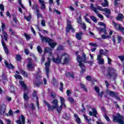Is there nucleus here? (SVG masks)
I'll return each instance as SVG.
<instances>
[{
    "label": "nucleus",
    "instance_id": "56",
    "mask_svg": "<svg viewBox=\"0 0 124 124\" xmlns=\"http://www.w3.org/2000/svg\"><path fill=\"white\" fill-rule=\"evenodd\" d=\"M86 79L87 81H92V77L88 76L86 77Z\"/></svg>",
    "mask_w": 124,
    "mask_h": 124
},
{
    "label": "nucleus",
    "instance_id": "29",
    "mask_svg": "<svg viewBox=\"0 0 124 124\" xmlns=\"http://www.w3.org/2000/svg\"><path fill=\"white\" fill-rule=\"evenodd\" d=\"M19 83L24 90H27V85H26L25 82L23 81H20Z\"/></svg>",
    "mask_w": 124,
    "mask_h": 124
},
{
    "label": "nucleus",
    "instance_id": "19",
    "mask_svg": "<svg viewBox=\"0 0 124 124\" xmlns=\"http://www.w3.org/2000/svg\"><path fill=\"white\" fill-rule=\"evenodd\" d=\"M105 51L106 52H104V50L103 49H100V54H99V55H101L102 57V55H104V56L108 57V54L107 53L108 52V50L105 49Z\"/></svg>",
    "mask_w": 124,
    "mask_h": 124
},
{
    "label": "nucleus",
    "instance_id": "6",
    "mask_svg": "<svg viewBox=\"0 0 124 124\" xmlns=\"http://www.w3.org/2000/svg\"><path fill=\"white\" fill-rule=\"evenodd\" d=\"M50 64H51V60H50V58H48L47 62H46L45 63L46 67V73L47 78H49V73L50 72L49 67H50Z\"/></svg>",
    "mask_w": 124,
    "mask_h": 124
},
{
    "label": "nucleus",
    "instance_id": "39",
    "mask_svg": "<svg viewBox=\"0 0 124 124\" xmlns=\"http://www.w3.org/2000/svg\"><path fill=\"white\" fill-rule=\"evenodd\" d=\"M80 86L81 88H82V89H83V90H84V91H85V92H88V90L86 88V86H85V85H84L82 83H80Z\"/></svg>",
    "mask_w": 124,
    "mask_h": 124
},
{
    "label": "nucleus",
    "instance_id": "5",
    "mask_svg": "<svg viewBox=\"0 0 124 124\" xmlns=\"http://www.w3.org/2000/svg\"><path fill=\"white\" fill-rule=\"evenodd\" d=\"M78 53H79L78 51L75 52L76 55H77V61L78 62L80 67H85V64L83 63V58H82L81 56L78 55Z\"/></svg>",
    "mask_w": 124,
    "mask_h": 124
},
{
    "label": "nucleus",
    "instance_id": "58",
    "mask_svg": "<svg viewBox=\"0 0 124 124\" xmlns=\"http://www.w3.org/2000/svg\"><path fill=\"white\" fill-rule=\"evenodd\" d=\"M98 25H99V26H103V27H104V28H105V27H106V24H105L104 23L100 22L98 23Z\"/></svg>",
    "mask_w": 124,
    "mask_h": 124
},
{
    "label": "nucleus",
    "instance_id": "61",
    "mask_svg": "<svg viewBox=\"0 0 124 124\" xmlns=\"http://www.w3.org/2000/svg\"><path fill=\"white\" fill-rule=\"evenodd\" d=\"M68 101L71 102V103H73L74 102V99L73 98L70 97L68 98Z\"/></svg>",
    "mask_w": 124,
    "mask_h": 124
},
{
    "label": "nucleus",
    "instance_id": "33",
    "mask_svg": "<svg viewBox=\"0 0 124 124\" xmlns=\"http://www.w3.org/2000/svg\"><path fill=\"white\" fill-rule=\"evenodd\" d=\"M34 77L36 78V79H40L41 78V74H40V71H39V73L37 74H35L34 75Z\"/></svg>",
    "mask_w": 124,
    "mask_h": 124
},
{
    "label": "nucleus",
    "instance_id": "54",
    "mask_svg": "<svg viewBox=\"0 0 124 124\" xmlns=\"http://www.w3.org/2000/svg\"><path fill=\"white\" fill-rule=\"evenodd\" d=\"M13 20H14V22L16 23L17 24V18L16 17V16L15 15H13Z\"/></svg>",
    "mask_w": 124,
    "mask_h": 124
},
{
    "label": "nucleus",
    "instance_id": "44",
    "mask_svg": "<svg viewBox=\"0 0 124 124\" xmlns=\"http://www.w3.org/2000/svg\"><path fill=\"white\" fill-rule=\"evenodd\" d=\"M14 77H15L16 79H19V80H22V77L20 76V75H15Z\"/></svg>",
    "mask_w": 124,
    "mask_h": 124
},
{
    "label": "nucleus",
    "instance_id": "62",
    "mask_svg": "<svg viewBox=\"0 0 124 124\" xmlns=\"http://www.w3.org/2000/svg\"><path fill=\"white\" fill-rule=\"evenodd\" d=\"M63 87V83L62 82L60 83V90L61 92H62V87Z\"/></svg>",
    "mask_w": 124,
    "mask_h": 124
},
{
    "label": "nucleus",
    "instance_id": "28",
    "mask_svg": "<svg viewBox=\"0 0 124 124\" xmlns=\"http://www.w3.org/2000/svg\"><path fill=\"white\" fill-rule=\"evenodd\" d=\"M93 111H89V114L90 116H93L95 114H97V111H96V109L92 108Z\"/></svg>",
    "mask_w": 124,
    "mask_h": 124
},
{
    "label": "nucleus",
    "instance_id": "43",
    "mask_svg": "<svg viewBox=\"0 0 124 124\" xmlns=\"http://www.w3.org/2000/svg\"><path fill=\"white\" fill-rule=\"evenodd\" d=\"M34 85H35L36 86V87H39L40 86V85H42V81H40L39 82H33Z\"/></svg>",
    "mask_w": 124,
    "mask_h": 124
},
{
    "label": "nucleus",
    "instance_id": "11",
    "mask_svg": "<svg viewBox=\"0 0 124 124\" xmlns=\"http://www.w3.org/2000/svg\"><path fill=\"white\" fill-rule=\"evenodd\" d=\"M112 25L114 26V28L116 29V30H119V31H124V27H122L121 25L118 23H116L114 21H112Z\"/></svg>",
    "mask_w": 124,
    "mask_h": 124
},
{
    "label": "nucleus",
    "instance_id": "42",
    "mask_svg": "<svg viewBox=\"0 0 124 124\" xmlns=\"http://www.w3.org/2000/svg\"><path fill=\"white\" fill-rule=\"evenodd\" d=\"M116 94H117V92L110 91L109 93V95L113 97L115 96V95H116Z\"/></svg>",
    "mask_w": 124,
    "mask_h": 124
},
{
    "label": "nucleus",
    "instance_id": "16",
    "mask_svg": "<svg viewBox=\"0 0 124 124\" xmlns=\"http://www.w3.org/2000/svg\"><path fill=\"white\" fill-rule=\"evenodd\" d=\"M16 123L17 124H25V116L21 115V118H19V120H17Z\"/></svg>",
    "mask_w": 124,
    "mask_h": 124
},
{
    "label": "nucleus",
    "instance_id": "14",
    "mask_svg": "<svg viewBox=\"0 0 124 124\" xmlns=\"http://www.w3.org/2000/svg\"><path fill=\"white\" fill-rule=\"evenodd\" d=\"M44 52L45 54L48 53V56L51 57L52 56V48L50 47H45Z\"/></svg>",
    "mask_w": 124,
    "mask_h": 124
},
{
    "label": "nucleus",
    "instance_id": "15",
    "mask_svg": "<svg viewBox=\"0 0 124 124\" xmlns=\"http://www.w3.org/2000/svg\"><path fill=\"white\" fill-rule=\"evenodd\" d=\"M39 35L41 38V40H42V42H46V43H48L50 41L51 39L48 38L47 37H43L41 34H39Z\"/></svg>",
    "mask_w": 124,
    "mask_h": 124
},
{
    "label": "nucleus",
    "instance_id": "59",
    "mask_svg": "<svg viewBox=\"0 0 124 124\" xmlns=\"http://www.w3.org/2000/svg\"><path fill=\"white\" fill-rule=\"evenodd\" d=\"M41 25L43 26V27H45L46 24H45V20L42 19L41 21Z\"/></svg>",
    "mask_w": 124,
    "mask_h": 124
},
{
    "label": "nucleus",
    "instance_id": "53",
    "mask_svg": "<svg viewBox=\"0 0 124 124\" xmlns=\"http://www.w3.org/2000/svg\"><path fill=\"white\" fill-rule=\"evenodd\" d=\"M50 96L52 97V98H56V93H51Z\"/></svg>",
    "mask_w": 124,
    "mask_h": 124
},
{
    "label": "nucleus",
    "instance_id": "10",
    "mask_svg": "<svg viewBox=\"0 0 124 124\" xmlns=\"http://www.w3.org/2000/svg\"><path fill=\"white\" fill-rule=\"evenodd\" d=\"M97 10H99L100 11H104L107 14H111V11L108 8H102V7L97 5Z\"/></svg>",
    "mask_w": 124,
    "mask_h": 124
},
{
    "label": "nucleus",
    "instance_id": "23",
    "mask_svg": "<svg viewBox=\"0 0 124 124\" xmlns=\"http://www.w3.org/2000/svg\"><path fill=\"white\" fill-rule=\"evenodd\" d=\"M74 116L75 118L76 122L77 124H81V119H80V118H79V116L76 113H75L74 114Z\"/></svg>",
    "mask_w": 124,
    "mask_h": 124
},
{
    "label": "nucleus",
    "instance_id": "41",
    "mask_svg": "<svg viewBox=\"0 0 124 124\" xmlns=\"http://www.w3.org/2000/svg\"><path fill=\"white\" fill-rule=\"evenodd\" d=\"M16 60L17 61H21L22 59V57L20 55H16Z\"/></svg>",
    "mask_w": 124,
    "mask_h": 124
},
{
    "label": "nucleus",
    "instance_id": "20",
    "mask_svg": "<svg viewBox=\"0 0 124 124\" xmlns=\"http://www.w3.org/2000/svg\"><path fill=\"white\" fill-rule=\"evenodd\" d=\"M4 63H5V65H6V67L7 68H8L9 69H11V68H12V69H14L15 67L12 64H11V63L9 64L6 61L4 62Z\"/></svg>",
    "mask_w": 124,
    "mask_h": 124
},
{
    "label": "nucleus",
    "instance_id": "8",
    "mask_svg": "<svg viewBox=\"0 0 124 124\" xmlns=\"http://www.w3.org/2000/svg\"><path fill=\"white\" fill-rule=\"evenodd\" d=\"M27 61H28V62L27 64V67L28 69H32L33 67L35 66L34 64L32 63V59L31 58L27 59Z\"/></svg>",
    "mask_w": 124,
    "mask_h": 124
},
{
    "label": "nucleus",
    "instance_id": "64",
    "mask_svg": "<svg viewBox=\"0 0 124 124\" xmlns=\"http://www.w3.org/2000/svg\"><path fill=\"white\" fill-rule=\"evenodd\" d=\"M66 94L68 95V96H69V95L71 94V91L69 90H67L66 91Z\"/></svg>",
    "mask_w": 124,
    "mask_h": 124
},
{
    "label": "nucleus",
    "instance_id": "32",
    "mask_svg": "<svg viewBox=\"0 0 124 124\" xmlns=\"http://www.w3.org/2000/svg\"><path fill=\"white\" fill-rule=\"evenodd\" d=\"M96 29L100 31V33H101V32H103L105 34H107V32H106V29L105 28L103 29L96 28Z\"/></svg>",
    "mask_w": 124,
    "mask_h": 124
},
{
    "label": "nucleus",
    "instance_id": "3",
    "mask_svg": "<svg viewBox=\"0 0 124 124\" xmlns=\"http://www.w3.org/2000/svg\"><path fill=\"white\" fill-rule=\"evenodd\" d=\"M113 122H116V123H118L120 124H124V117L120 115V114H118L117 116H113Z\"/></svg>",
    "mask_w": 124,
    "mask_h": 124
},
{
    "label": "nucleus",
    "instance_id": "24",
    "mask_svg": "<svg viewBox=\"0 0 124 124\" xmlns=\"http://www.w3.org/2000/svg\"><path fill=\"white\" fill-rule=\"evenodd\" d=\"M48 45L51 47V48H54L55 46L57 45V43H55L53 42V40L50 39V41L48 42Z\"/></svg>",
    "mask_w": 124,
    "mask_h": 124
},
{
    "label": "nucleus",
    "instance_id": "17",
    "mask_svg": "<svg viewBox=\"0 0 124 124\" xmlns=\"http://www.w3.org/2000/svg\"><path fill=\"white\" fill-rule=\"evenodd\" d=\"M101 55H97V60L99 64H103L104 63V59H102Z\"/></svg>",
    "mask_w": 124,
    "mask_h": 124
},
{
    "label": "nucleus",
    "instance_id": "55",
    "mask_svg": "<svg viewBox=\"0 0 124 124\" xmlns=\"http://www.w3.org/2000/svg\"><path fill=\"white\" fill-rule=\"evenodd\" d=\"M94 90L95 91L96 93H99V88H98V87L97 86H95L94 87Z\"/></svg>",
    "mask_w": 124,
    "mask_h": 124
},
{
    "label": "nucleus",
    "instance_id": "63",
    "mask_svg": "<svg viewBox=\"0 0 124 124\" xmlns=\"http://www.w3.org/2000/svg\"><path fill=\"white\" fill-rule=\"evenodd\" d=\"M63 118L65 119V120H69V116H68V115H67L66 114H65Z\"/></svg>",
    "mask_w": 124,
    "mask_h": 124
},
{
    "label": "nucleus",
    "instance_id": "22",
    "mask_svg": "<svg viewBox=\"0 0 124 124\" xmlns=\"http://www.w3.org/2000/svg\"><path fill=\"white\" fill-rule=\"evenodd\" d=\"M38 1L41 4V9H46L45 1L43 0H38Z\"/></svg>",
    "mask_w": 124,
    "mask_h": 124
},
{
    "label": "nucleus",
    "instance_id": "4",
    "mask_svg": "<svg viewBox=\"0 0 124 124\" xmlns=\"http://www.w3.org/2000/svg\"><path fill=\"white\" fill-rule=\"evenodd\" d=\"M90 8L93 11V12L95 13V14H97V16H98L99 18H100L101 19H103V16H102V15L100 14H99L98 11H97V5H96L95 7L93 5V3H91L90 4Z\"/></svg>",
    "mask_w": 124,
    "mask_h": 124
},
{
    "label": "nucleus",
    "instance_id": "38",
    "mask_svg": "<svg viewBox=\"0 0 124 124\" xmlns=\"http://www.w3.org/2000/svg\"><path fill=\"white\" fill-rule=\"evenodd\" d=\"M90 18L91 20L93 21L94 23H96V22H97V19H96V17H95L94 16H90Z\"/></svg>",
    "mask_w": 124,
    "mask_h": 124
},
{
    "label": "nucleus",
    "instance_id": "49",
    "mask_svg": "<svg viewBox=\"0 0 124 124\" xmlns=\"http://www.w3.org/2000/svg\"><path fill=\"white\" fill-rule=\"evenodd\" d=\"M82 27V30H86L87 29V27H86V24L84 23H82L80 24Z\"/></svg>",
    "mask_w": 124,
    "mask_h": 124
},
{
    "label": "nucleus",
    "instance_id": "52",
    "mask_svg": "<svg viewBox=\"0 0 124 124\" xmlns=\"http://www.w3.org/2000/svg\"><path fill=\"white\" fill-rule=\"evenodd\" d=\"M82 57L83 58V61H86V60H88L89 58L86 57V54L83 52Z\"/></svg>",
    "mask_w": 124,
    "mask_h": 124
},
{
    "label": "nucleus",
    "instance_id": "18",
    "mask_svg": "<svg viewBox=\"0 0 124 124\" xmlns=\"http://www.w3.org/2000/svg\"><path fill=\"white\" fill-rule=\"evenodd\" d=\"M6 109V106L5 104H2L0 108V114L3 115L5 113V110Z\"/></svg>",
    "mask_w": 124,
    "mask_h": 124
},
{
    "label": "nucleus",
    "instance_id": "13",
    "mask_svg": "<svg viewBox=\"0 0 124 124\" xmlns=\"http://www.w3.org/2000/svg\"><path fill=\"white\" fill-rule=\"evenodd\" d=\"M0 36L2 38L1 39V43L2 45V46L3 47V49L5 51V53L7 54L8 55V48L6 47V46L5 45V43H4V41H3V39L2 38V35L0 34Z\"/></svg>",
    "mask_w": 124,
    "mask_h": 124
},
{
    "label": "nucleus",
    "instance_id": "25",
    "mask_svg": "<svg viewBox=\"0 0 124 124\" xmlns=\"http://www.w3.org/2000/svg\"><path fill=\"white\" fill-rule=\"evenodd\" d=\"M82 35H83V33L82 32L77 33L76 34V37L78 39V40H81V39H82Z\"/></svg>",
    "mask_w": 124,
    "mask_h": 124
},
{
    "label": "nucleus",
    "instance_id": "21",
    "mask_svg": "<svg viewBox=\"0 0 124 124\" xmlns=\"http://www.w3.org/2000/svg\"><path fill=\"white\" fill-rule=\"evenodd\" d=\"M65 76L66 77H68L69 78H72L73 79H74V73L71 72L70 73H66L65 74Z\"/></svg>",
    "mask_w": 124,
    "mask_h": 124
},
{
    "label": "nucleus",
    "instance_id": "7",
    "mask_svg": "<svg viewBox=\"0 0 124 124\" xmlns=\"http://www.w3.org/2000/svg\"><path fill=\"white\" fill-rule=\"evenodd\" d=\"M109 77H112V76H116V70L112 67H108V75Z\"/></svg>",
    "mask_w": 124,
    "mask_h": 124
},
{
    "label": "nucleus",
    "instance_id": "46",
    "mask_svg": "<svg viewBox=\"0 0 124 124\" xmlns=\"http://www.w3.org/2000/svg\"><path fill=\"white\" fill-rule=\"evenodd\" d=\"M56 109H57L58 113H59V114H60V113H61V111H62V108L61 106H60V107L59 108H57Z\"/></svg>",
    "mask_w": 124,
    "mask_h": 124
},
{
    "label": "nucleus",
    "instance_id": "51",
    "mask_svg": "<svg viewBox=\"0 0 124 124\" xmlns=\"http://www.w3.org/2000/svg\"><path fill=\"white\" fill-rule=\"evenodd\" d=\"M117 39L118 40V43H121V41H122V36H119V35H117Z\"/></svg>",
    "mask_w": 124,
    "mask_h": 124
},
{
    "label": "nucleus",
    "instance_id": "2",
    "mask_svg": "<svg viewBox=\"0 0 124 124\" xmlns=\"http://www.w3.org/2000/svg\"><path fill=\"white\" fill-rule=\"evenodd\" d=\"M45 105H46L47 107V108L48 111H54V109H56L57 108H59V101L58 99H54L52 101V104H53L52 106L49 103H48L47 101L44 100V101Z\"/></svg>",
    "mask_w": 124,
    "mask_h": 124
},
{
    "label": "nucleus",
    "instance_id": "60",
    "mask_svg": "<svg viewBox=\"0 0 124 124\" xmlns=\"http://www.w3.org/2000/svg\"><path fill=\"white\" fill-rule=\"evenodd\" d=\"M119 59L122 61L124 62V56H118Z\"/></svg>",
    "mask_w": 124,
    "mask_h": 124
},
{
    "label": "nucleus",
    "instance_id": "50",
    "mask_svg": "<svg viewBox=\"0 0 124 124\" xmlns=\"http://www.w3.org/2000/svg\"><path fill=\"white\" fill-rule=\"evenodd\" d=\"M60 98L61 104H62V105H63V103H64V101H65L64 99L62 96H60Z\"/></svg>",
    "mask_w": 124,
    "mask_h": 124
},
{
    "label": "nucleus",
    "instance_id": "12",
    "mask_svg": "<svg viewBox=\"0 0 124 124\" xmlns=\"http://www.w3.org/2000/svg\"><path fill=\"white\" fill-rule=\"evenodd\" d=\"M1 29H2V31H4V29H5V24L2 22L1 23ZM2 33L4 36L5 41H7V36H8V35L5 32L3 31Z\"/></svg>",
    "mask_w": 124,
    "mask_h": 124
},
{
    "label": "nucleus",
    "instance_id": "40",
    "mask_svg": "<svg viewBox=\"0 0 124 124\" xmlns=\"http://www.w3.org/2000/svg\"><path fill=\"white\" fill-rule=\"evenodd\" d=\"M31 15L30 14L27 17V16H24V19L25 20H27V21H30L31 19Z\"/></svg>",
    "mask_w": 124,
    "mask_h": 124
},
{
    "label": "nucleus",
    "instance_id": "1",
    "mask_svg": "<svg viewBox=\"0 0 124 124\" xmlns=\"http://www.w3.org/2000/svg\"><path fill=\"white\" fill-rule=\"evenodd\" d=\"M52 61L55 63H62V64H68L70 62L69 55L66 53H62V55L58 54L57 58L52 57Z\"/></svg>",
    "mask_w": 124,
    "mask_h": 124
},
{
    "label": "nucleus",
    "instance_id": "26",
    "mask_svg": "<svg viewBox=\"0 0 124 124\" xmlns=\"http://www.w3.org/2000/svg\"><path fill=\"white\" fill-rule=\"evenodd\" d=\"M124 19V15L122 14H119L116 17V20L118 21H122Z\"/></svg>",
    "mask_w": 124,
    "mask_h": 124
},
{
    "label": "nucleus",
    "instance_id": "34",
    "mask_svg": "<svg viewBox=\"0 0 124 124\" xmlns=\"http://www.w3.org/2000/svg\"><path fill=\"white\" fill-rule=\"evenodd\" d=\"M37 50L40 54H42V52H43V50H42V48H41V46H38L37 47Z\"/></svg>",
    "mask_w": 124,
    "mask_h": 124
},
{
    "label": "nucleus",
    "instance_id": "48",
    "mask_svg": "<svg viewBox=\"0 0 124 124\" xmlns=\"http://www.w3.org/2000/svg\"><path fill=\"white\" fill-rule=\"evenodd\" d=\"M18 3L19 5H20L21 7L23 8V9H25V6H24V5L22 4V0H18Z\"/></svg>",
    "mask_w": 124,
    "mask_h": 124
},
{
    "label": "nucleus",
    "instance_id": "57",
    "mask_svg": "<svg viewBox=\"0 0 124 124\" xmlns=\"http://www.w3.org/2000/svg\"><path fill=\"white\" fill-rule=\"evenodd\" d=\"M21 73H22V74L24 75V76H25V77H28V73L27 72H25L24 71H22Z\"/></svg>",
    "mask_w": 124,
    "mask_h": 124
},
{
    "label": "nucleus",
    "instance_id": "35",
    "mask_svg": "<svg viewBox=\"0 0 124 124\" xmlns=\"http://www.w3.org/2000/svg\"><path fill=\"white\" fill-rule=\"evenodd\" d=\"M32 95L33 97H36V100H38V96H37V94L36 93V91H33Z\"/></svg>",
    "mask_w": 124,
    "mask_h": 124
},
{
    "label": "nucleus",
    "instance_id": "30",
    "mask_svg": "<svg viewBox=\"0 0 124 124\" xmlns=\"http://www.w3.org/2000/svg\"><path fill=\"white\" fill-rule=\"evenodd\" d=\"M105 3H102L101 4L103 7H106L107 6H109V4L108 3V0H104Z\"/></svg>",
    "mask_w": 124,
    "mask_h": 124
},
{
    "label": "nucleus",
    "instance_id": "27",
    "mask_svg": "<svg viewBox=\"0 0 124 124\" xmlns=\"http://www.w3.org/2000/svg\"><path fill=\"white\" fill-rule=\"evenodd\" d=\"M33 10H36V12H39V9H38V5L34 4L32 7Z\"/></svg>",
    "mask_w": 124,
    "mask_h": 124
},
{
    "label": "nucleus",
    "instance_id": "47",
    "mask_svg": "<svg viewBox=\"0 0 124 124\" xmlns=\"http://www.w3.org/2000/svg\"><path fill=\"white\" fill-rule=\"evenodd\" d=\"M104 118L106 120V121H107V122H111V121L110 120V118H109V117L107 116V114H106V113L105 114Z\"/></svg>",
    "mask_w": 124,
    "mask_h": 124
},
{
    "label": "nucleus",
    "instance_id": "37",
    "mask_svg": "<svg viewBox=\"0 0 124 124\" xmlns=\"http://www.w3.org/2000/svg\"><path fill=\"white\" fill-rule=\"evenodd\" d=\"M83 117L85 120L87 121V123H88V124H91V121H92V119H89V118H88V116H86L85 115H83Z\"/></svg>",
    "mask_w": 124,
    "mask_h": 124
},
{
    "label": "nucleus",
    "instance_id": "31",
    "mask_svg": "<svg viewBox=\"0 0 124 124\" xmlns=\"http://www.w3.org/2000/svg\"><path fill=\"white\" fill-rule=\"evenodd\" d=\"M23 98L25 101H28L29 99H30V97H29V95L26 93H24L23 94Z\"/></svg>",
    "mask_w": 124,
    "mask_h": 124
},
{
    "label": "nucleus",
    "instance_id": "45",
    "mask_svg": "<svg viewBox=\"0 0 124 124\" xmlns=\"http://www.w3.org/2000/svg\"><path fill=\"white\" fill-rule=\"evenodd\" d=\"M10 93H14L15 92V88L13 86H10L9 88Z\"/></svg>",
    "mask_w": 124,
    "mask_h": 124
},
{
    "label": "nucleus",
    "instance_id": "9",
    "mask_svg": "<svg viewBox=\"0 0 124 124\" xmlns=\"http://www.w3.org/2000/svg\"><path fill=\"white\" fill-rule=\"evenodd\" d=\"M67 26L66 29V31H67V32H69V31H70V30H72V32H74V31H75L74 29L72 28V26H71V22L70 21L67 20Z\"/></svg>",
    "mask_w": 124,
    "mask_h": 124
},
{
    "label": "nucleus",
    "instance_id": "36",
    "mask_svg": "<svg viewBox=\"0 0 124 124\" xmlns=\"http://www.w3.org/2000/svg\"><path fill=\"white\" fill-rule=\"evenodd\" d=\"M24 35L25 38H26V40H27V41H29V40L31 39V36L30 35H28L26 33H24Z\"/></svg>",
    "mask_w": 124,
    "mask_h": 124
}]
</instances>
